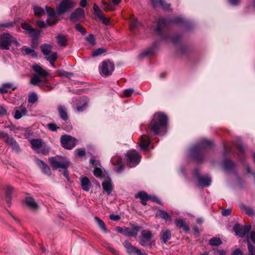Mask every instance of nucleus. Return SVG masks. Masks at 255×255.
<instances>
[{
	"mask_svg": "<svg viewBox=\"0 0 255 255\" xmlns=\"http://www.w3.org/2000/svg\"><path fill=\"white\" fill-rule=\"evenodd\" d=\"M167 117L164 114L156 113L153 117L149 127L146 128V132L149 130L154 132V134H159L164 131L166 128Z\"/></svg>",
	"mask_w": 255,
	"mask_h": 255,
	"instance_id": "1",
	"label": "nucleus"
},
{
	"mask_svg": "<svg viewBox=\"0 0 255 255\" xmlns=\"http://www.w3.org/2000/svg\"><path fill=\"white\" fill-rule=\"evenodd\" d=\"M213 142L209 140L203 139L194 145L190 149V153L193 158L197 162L202 161L204 158V152L206 149L211 147Z\"/></svg>",
	"mask_w": 255,
	"mask_h": 255,
	"instance_id": "2",
	"label": "nucleus"
},
{
	"mask_svg": "<svg viewBox=\"0 0 255 255\" xmlns=\"http://www.w3.org/2000/svg\"><path fill=\"white\" fill-rule=\"evenodd\" d=\"M183 21V19L181 17H176L172 19L161 18L158 20L155 30L159 36L165 39L167 37L166 30L168 26L171 23H178Z\"/></svg>",
	"mask_w": 255,
	"mask_h": 255,
	"instance_id": "3",
	"label": "nucleus"
},
{
	"mask_svg": "<svg viewBox=\"0 0 255 255\" xmlns=\"http://www.w3.org/2000/svg\"><path fill=\"white\" fill-rule=\"evenodd\" d=\"M48 160L54 169H64V176L67 179L69 178V172L67 168L70 166V162L66 158L63 157H51L49 158Z\"/></svg>",
	"mask_w": 255,
	"mask_h": 255,
	"instance_id": "4",
	"label": "nucleus"
},
{
	"mask_svg": "<svg viewBox=\"0 0 255 255\" xmlns=\"http://www.w3.org/2000/svg\"><path fill=\"white\" fill-rule=\"evenodd\" d=\"M12 43L16 46L20 45L16 39L9 33H4L0 35V46L1 49L9 50Z\"/></svg>",
	"mask_w": 255,
	"mask_h": 255,
	"instance_id": "5",
	"label": "nucleus"
},
{
	"mask_svg": "<svg viewBox=\"0 0 255 255\" xmlns=\"http://www.w3.org/2000/svg\"><path fill=\"white\" fill-rule=\"evenodd\" d=\"M126 156L127 157V164L129 167H134L139 164L141 156L134 149L128 150Z\"/></svg>",
	"mask_w": 255,
	"mask_h": 255,
	"instance_id": "6",
	"label": "nucleus"
},
{
	"mask_svg": "<svg viewBox=\"0 0 255 255\" xmlns=\"http://www.w3.org/2000/svg\"><path fill=\"white\" fill-rule=\"evenodd\" d=\"M60 141L62 147L67 149H71L74 148L77 142L76 138L68 134L62 135Z\"/></svg>",
	"mask_w": 255,
	"mask_h": 255,
	"instance_id": "7",
	"label": "nucleus"
},
{
	"mask_svg": "<svg viewBox=\"0 0 255 255\" xmlns=\"http://www.w3.org/2000/svg\"><path fill=\"white\" fill-rule=\"evenodd\" d=\"M75 5V2L71 0H62L57 6V10L59 14H62Z\"/></svg>",
	"mask_w": 255,
	"mask_h": 255,
	"instance_id": "8",
	"label": "nucleus"
},
{
	"mask_svg": "<svg viewBox=\"0 0 255 255\" xmlns=\"http://www.w3.org/2000/svg\"><path fill=\"white\" fill-rule=\"evenodd\" d=\"M194 178L198 181L199 185L203 187H208L211 183V179L209 176H200L198 169H195L193 173Z\"/></svg>",
	"mask_w": 255,
	"mask_h": 255,
	"instance_id": "9",
	"label": "nucleus"
},
{
	"mask_svg": "<svg viewBox=\"0 0 255 255\" xmlns=\"http://www.w3.org/2000/svg\"><path fill=\"white\" fill-rule=\"evenodd\" d=\"M153 235L151 231L142 230L139 238V243L143 247H150L151 245V239Z\"/></svg>",
	"mask_w": 255,
	"mask_h": 255,
	"instance_id": "10",
	"label": "nucleus"
},
{
	"mask_svg": "<svg viewBox=\"0 0 255 255\" xmlns=\"http://www.w3.org/2000/svg\"><path fill=\"white\" fill-rule=\"evenodd\" d=\"M251 228L252 226L250 225L242 226L239 224H236L233 230L237 236L242 238L250 231Z\"/></svg>",
	"mask_w": 255,
	"mask_h": 255,
	"instance_id": "11",
	"label": "nucleus"
},
{
	"mask_svg": "<svg viewBox=\"0 0 255 255\" xmlns=\"http://www.w3.org/2000/svg\"><path fill=\"white\" fill-rule=\"evenodd\" d=\"M123 245L126 249L127 253L129 255H146V254L142 253L137 248L132 246L131 244L128 241L124 242Z\"/></svg>",
	"mask_w": 255,
	"mask_h": 255,
	"instance_id": "12",
	"label": "nucleus"
},
{
	"mask_svg": "<svg viewBox=\"0 0 255 255\" xmlns=\"http://www.w3.org/2000/svg\"><path fill=\"white\" fill-rule=\"evenodd\" d=\"M115 69L114 64L109 60L104 61L102 62V72L106 76L112 74Z\"/></svg>",
	"mask_w": 255,
	"mask_h": 255,
	"instance_id": "13",
	"label": "nucleus"
},
{
	"mask_svg": "<svg viewBox=\"0 0 255 255\" xmlns=\"http://www.w3.org/2000/svg\"><path fill=\"white\" fill-rule=\"evenodd\" d=\"M21 28L32 37H37L39 34V31L33 28L29 23L24 22L21 23Z\"/></svg>",
	"mask_w": 255,
	"mask_h": 255,
	"instance_id": "14",
	"label": "nucleus"
},
{
	"mask_svg": "<svg viewBox=\"0 0 255 255\" xmlns=\"http://www.w3.org/2000/svg\"><path fill=\"white\" fill-rule=\"evenodd\" d=\"M85 17L84 10L81 7H79L71 14L70 19L72 21L76 22L80 19L85 18Z\"/></svg>",
	"mask_w": 255,
	"mask_h": 255,
	"instance_id": "15",
	"label": "nucleus"
},
{
	"mask_svg": "<svg viewBox=\"0 0 255 255\" xmlns=\"http://www.w3.org/2000/svg\"><path fill=\"white\" fill-rule=\"evenodd\" d=\"M46 11L48 15V18L47 19V22L49 26H52L56 24L57 20L54 18L55 15V11L54 8L51 7H46Z\"/></svg>",
	"mask_w": 255,
	"mask_h": 255,
	"instance_id": "16",
	"label": "nucleus"
},
{
	"mask_svg": "<svg viewBox=\"0 0 255 255\" xmlns=\"http://www.w3.org/2000/svg\"><path fill=\"white\" fill-rule=\"evenodd\" d=\"M32 149H33L37 153L42 148L43 145L45 143L41 139H32L30 141Z\"/></svg>",
	"mask_w": 255,
	"mask_h": 255,
	"instance_id": "17",
	"label": "nucleus"
},
{
	"mask_svg": "<svg viewBox=\"0 0 255 255\" xmlns=\"http://www.w3.org/2000/svg\"><path fill=\"white\" fill-rule=\"evenodd\" d=\"M36 162L37 164L40 167V168L41 169L42 172L48 175H50L51 174V169L50 167L45 164L44 161L42 160L36 159Z\"/></svg>",
	"mask_w": 255,
	"mask_h": 255,
	"instance_id": "18",
	"label": "nucleus"
},
{
	"mask_svg": "<svg viewBox=\"0 0 255 255\" xmlns=\"http://www.w3.org/2000/svg\"><path fill=\"white\" fill-rule=\"evenodd\" d=\"M81 185L82 189L85 191H89L92 186V184L86 176H82L80 178Z\"/></svg>",
	"mask_w": 255,
	"mask_h": 255,
	"instance_id": "19",
	"label": "nucleus"
},
{
	"mask_svg": "<svg viewBox=\"0 0 255 255\" xmlns=\"http://www.w3.org/2000/svg\"><path fill=\"white\" fill-rule=\"evenodd\" d=\"M150 139L146 135H143L141 136L140 141V147L142 150H148V146L150 143Z\"/></svg>",
	"mask_w": 255,
	"mask_h": 255,
	"instance_id": "20",
	"label": "nucleus"
},
{
	"mask_svg": "<svg viewBox=\"0 0 255 255\" xmlns=\"http://www.w3.org/2000/svg\"><path fill=\"white\" fill-rule=\"evenodd\" d=\"M5 138L6 143L11 146L12 149L15 150L16 152H18L20 150L19 146H18L15 140L13 137H9L8 134H7V136Z\"/></svg>",
	"mask_w": 255,
	"mask_h": 255,
	"instance_id": "21",
	"label": "nucleus"
},
{
	"mask_svg": "<svg viewBox=\"0 0 255 255\" xmlns=\"http://www.w3.org/2000/svg\"><path fill=\"white\" fill-rule=\"evenodd\" d=\"M58 111L60 118L64 121L68 120L67 110L65 106L59 105L58 107Z\"/></svg>",
	"mask_w": 255,
	"mask_h": 255,
	"instance_id": "22",
	"label": "nucleus"
},
{
	"mask_svg": "<svg viewBox=\"0 0 255 255\" xmlns=\"http://www.w3.org/2000/svg\"><path fill=\"white\" fill-rule=\"evenodd\" d=\"M32 69L37 73L36 75L39 76L46 77L48 75V72H47L46 70L37 64L33 65L32 66Z\"/></svg>",
	"mask_w": 255,
	"mask_h": 255,
	"instance_id": "23",
	"label": "nucleus"
},
{
	"mask_svg": "<svg viewBox=\"0 0 255 255\" xmlns=\"http://www.w3.org/2000/svg\"><path fill=\"white\" fill-rule=\"evenodd\" d=\"M26 205L32 210H36L38 208L37 203L31 197H27L25 200Z\"/></svg>",
	"mask_w": 255,
	"mask_h": 255,
	"instance_id": "24",
	"label": "nucleus"
},
{
	"mask_svg": "<svg viewBox=\"0 0 255 255\" xmlns=\"http://www.w3.org/2000/svg\"><path fill=\"white\" fill-rule=\"evenodd\" d=\"M13 190V188L11 186L7 185L6 186L5 199L9 207L11 205V199Z\"/></svg>",
	"mask_w": 255,
	"mask_h": 255,
	"instance_id": "25",
	"label": "nucleus"
},
{
	"mask_svg": "<svg viewBox=\"0 0 255 255\" xmlns=\"http://www.w3.org/2000/svg\"><path fill=\"white\" fill-rule=\"evenodd\" d=\"M15 89L16 87H15L13 84L11 83H4L0 87V93L4 94L8 92V89H12V90L13 91Z\"/></svg>",
	"mask_w": 255,
	"mask_h": 255,
	"instance_id": "26",
	"label": "nucleus"
},
{
	"mask_svg": "<svg viewBox=\"0 0 255 255\" xmlns=\"http://www.w3.org/2000/svg\"><path fill=\"white\" fill-rule=\"evenodd\" d=\"M102 186L104 190L109 195L113 190V185L110 180H104L102 183Z\"/></svg>",
	"mask_w": 255,
	"mask_h": 255,
	"instance_id": "27",
	"label": "nucleus"
},
{
	"mask_svg": "<svg viewBox=\"0 0 255 255\" xmlns=\"http://www.w3.org/2000/svg\"><path fill=\"white\" fill-rule=\"evenodd\" d=\"M27 110L26 108L22 106L19 107V110H16L15 111L14 118L15 119H19L22 116H25L26 114Z\"/></svg>",
	"mask_w": 255,
	"mask_h": 255,
	"instance_id": "28",
	"label": "nucleus"
},
{
	"mask_svg": "<svg viewBox=\"0 0 255 255\" xmlns=\"http://www.w3.org/2000/svg\"><path fill=\"white\" fill-rule=\"evenodd\" d=\"M223 166L227 171H232L235 168V163L230 159H225L223 161Z\"/></svg>",
	"mask_w": 255,
	"mask_h": 255,
	"instance_id": "29",
	"label": "nucleus"
},
{
	"mask_svg": "<svg viewBox=\"0 0 255 255\" xmlns=\"http://www.w3.org/2000/svg\"><path fill=\"white\" fill-rule=\"evenodd\" d=\"M175 224L179 228H182L183 230L188 232L190 230V228L186 224V222L183 219H177L175 220Z\"/></svg>",
	"mask_w": 255,
	"mask_h": 255,
	"instance_id": "30",
	"label": "nucleus"
},
{
	"mask_svg": "<svg viewBox=\"0 0 255 255\" xmlns=\"http://www.w3.org/2000/svg\"><path fill=\"white\" fill-rule=\"evenodd\" d=\"M56 39L59 45L61 46H66L67 45L68 38L66 35L59 34L57 36Z\"/></svg>",
	"mask_w": 255,
	"mask_h": 255,
	"instance_id": "31",
	"label": "nucleus"
},
{
	"mask_svg": "<svg viewBox=\"0 0 255 255\" xmlns=\"http://www.w3.org/2000/svg\"><path fill=\"white\" fill-rule=\"evenodd\" d=\"M112 162L113 164H119V166L116 169V171L119 172H122L124 169V166L121 164L122 162V159L120 157H114L112 159Z\"/></svg>",
	"mask_w": 255,
	"mask_h": 255,
	"instance_id": "32",
	"label": "nucleus"
},
{
	"mask_svg": "<svg viewBox=\"0 0 255 255\" xmlns=\"http://www.w3.org/2000/svg\"><path fill=\"white\" fill-rule=\"evenodd\" d=\"M171 237V231L169 230H166L162 232L160 239L163 243L166 244L170 239Z\"/></svg>",
	"mask_w": 255,
	"mask_h": 255,
	"instance_id": "33",
	"label": "nucleus"
},
{
	"mask_svg": "<svg viewBox=\"0 0 255 255\" xmlns=\"http://www.w3.org/2000/svg\"><path fill=\"white\" fill-rule=\"evenodd\" d=\"M156 216H159L161 219L165 221H170L171 220V216L164 210H158Z\"/></svg>",
	"mask_w": 255,
	"mask_h": 255,
	"instance_id": "34",
	"label": "nucleus"
},
{
	"mask_svg": "<svg viewBox=\"0 0 255 255\" xmlns=\"http://www.w3.org/2000/svg\"><path fill=\"white\" fill-rule=\"evenodd\" d=\"M151 1L154 7L160 6L166 9L170 6L169 4H165L163 0H151Z\"/></svg>",
	"mask_w": 255,
	"mask_h": 255,
	"instance_id": "35",
	"label": "nucleus"
},
{
	"mask_svg": "<svg viewBox=\"0 0 255 255\" xmlns=\"http://www.w3.org/2000/svg\"><path fill=\"white\" fill-rule=\"evenodd\" d=\"M140 25V23L134 17V16L132 15L130 17V29L131 30H133L134 29L138 27Z\"/></svg>",
	"mask_w": 255,
	"mask_h": 255,
	"instance_id": "36",
	"label": "nucleus"
},
{
	"mask_svg": "<svg viewBox=\"0 0 255 255\" xmlns=\"http://www.w3.org/2000/svg\"><path fill=\"white\" fill-rule=\"evenodd\" d=\"M95 220L98 224L99 227L101 228V229L104 232V233H107L108 230L106 227L105 224L103 222V220L99 218L98 217H95L94 218Z\"/></svg>",
	"mask_w": 255,
	"mask_h": 255,
	"instance_id": "37",
	"label": "nucleus"
},
{
	"mask_svg": "<svg viewBox=\"0 0 255 255\" xmlns=\"http://www.w3.org/2000/svg\"><path fill=\"white\" fill-rule=\"evenodd\" d=\"M129 228L126 227H117L116 230L118 233L122 234L125 236L129 237Z\"/></svg>",
	"mask_w": 255,
	"mask_h": 255,
	"instance_id": "38",
	"label": "nucleus"
},
{
	"mask_svg": "<svg viewBox=\"0 0 255 255\" xmlns=\"http://www.w3.org/2000/svg\"><path fill=\"white\" fill-rule=\"evenodd\" d=\"M51 48L52 47L50 45L47 44L41 45L40 46L41 50L45 55H48L50 54Z\"/></svg>",
	"mask_w": 255,
	"mask_h": 255,
	"instance_id": "39",
	"label": "nucleus"
},
{
	"mask_svg": "<svg viewBox=\"0 0 255 255\" xmlns=\"http://www.w3.org/2000/svg\"><path fill=\"white\" fill-rule=\"evenodd\" d=\"M33 11L34 14L36 16H41L45 14L44 9L40 6H35L33 7Z\"/></svg>",
	"mask_w": 255,
	"mask_h": 255,
	"instance_id": "40",
	"label": "nucleus"
},
{
	"mask_svg": "<svg viewBox=\"0 0 255 255\" xmlns=\"http://www.w3.org/2000/svg\"><path fill=\"white\" fill-rule=\"evenodd\" d=\"M102 5L101 7H102V8L104 10H106V11L111 10V11H113V10H114L115 9V8L114 6V5L112 4H111V3H109V2H107L105 1H102Z\"/></svg>",
	"mask_w": 255,
	"mask_h": 255,
	"instance_id": "41",
	"label": "nucleus"
},
{
	"mask_svg": "<svg viewBox=\"0 0 255 255\" xmlns=\"http://www.w3.org/2000/svg\"><path fill=\"white\" fill-rule=\"evenodd\" d=\"M141 229L140 226H133L131 229H129V237H136L138 232Z\"/></svg>",
	"mask_w": 255,
	"mask_h": 255,
	"instance_id": "42",
	"label": "nucleus"
},
{
	"mask_svg": "<svg viewBox=\"0 0 255 255\" xmlns=\"http://www.w3.org/2000/svg\"><path fill=\"white\" fill-rule=\"evenodd\" d=\"M136 198H140V200H149L150 199V196H148L147 194L144 191H139L137 194L135 195Z\"/></svg>",
	"mask_w": 255,
	"mask_h": 255,
	"instance_id": "43",
	"label": "nucleus"
},
{
	"mask_svg": "<svg viewBox=\"0 0 255 255\" xmlns=\"http://www.w3.org/2000/svg\"><path fill=\"white\" fill-rule=\"evenodd\" d=\"M41 80L39 76L37 75H34L31 78L30 83L33 85H39Z\"/></svg>",
	"mask_w": 255,
	"mask_h": 255,
	"instance_id": "44",
	"label": "nucleus"
},
{
	"mask_svg": "<svg viewBox=\"0 0 255 255\" xmlns=\"http://www.w3.org/2000/svg\"><path fill=\"white\" fill-rule=\"evenodd\" d=\"M57 74L61 77H67L70 78L73 76V74L72 73L68 72L63 70H59L57 71Z\"/></svg>",
	"mask_w": 255,
	"mask_h": 255,
	"instance_id": "45",
	"label": "nucleus"
},
{
	"mask_svg": "<svg viewBox=\"0 0 255 255\" xmlns=\"http://www.w3.org/2000/svg\"><path fill=\"white\" fill-rule=\"evenodd\" d=\"M93 9H94V13H95V14L97 16V17L100 19L101 18V17H102L103 16H104V14L103 13V12L101 10V9L99 8V7L96 4H94V7H93Z\"/></svg>",
	"mask_w": 255,
	"mask_h": 255,
	"instance_id": "46",
	"label": "nucleus"
},
{
	"mask_svg": "<svg viewBox=\"0 0 255 255\" xmlns=\"http://www.w3.org/2000/svg\"><path fill=\"white\" fill-rule=\"evenodd\" d=\"M22 49L24 50L25 54L30 55L33 57L37 56L36 53L32 49L25 46H23Z\"/></svg>",
	"mask_w": 255,
	"mask_h": 255,
	"instance_id": "47",
	"label": "nucleus"
},
{
	"mask_svg": "<svg viewBox=\"0 0 255 255\" xmlns=\"http://www.w3.org/2000/svg\"><path fill=\"white\" fill-rule=\"evenodd\" d=\"M222 244V241L219 238L214 237L209 240V244L212 246H217Z\"/></svg>",
	"mask_w": 255,
	"mask_h": 255,
	"instance_id": "48",
	"label": "nucleus"
},
{
	"mask_svg": "<svg viewBox=\"0 0 255 255\" xmlns=\"http://www.w3.org/2000/svg\"><path fill=\"white\" fill-rule=\"evenodd\" d=\"M37 95L35 93H31L28 96V102L29 104H33L37 101Z\"/></svg>",
	"mask_w": 255,
	"mask_h": 255,
	"instance_id": "49",
	"label": "nucleus"
},
{
	"mask_svg": "<svg viewBox=\"0 0 255 255\" xmlns=\"http://www.w3.org/2000/svg\"><path fill=\"white\" fill-rule=\"evenodd\" d=\"M76 29L80 32L82 35H85L86 34V31L85 28L83 27L80 24L77 23L75 25Z\"/></svg>",
	"mask_w": 255,
	"mask_h": 255,
	"instance_id": "50",
	"label": "nucleus"
},
{
	"mask_svg": "<svg viewBox=\"0 0 255 255\" xmlns=\"http://www.w3.org/2000/svg\"><path fill=\"white\" fill-rule=\"evenodd\" d=\"M50 147L47 146H45L44 144L43 145L42 148H41L37 153H41L44 155L47 154L49 151Z\"/></svg>",
	"mask_w": 255,
	"mask_h": 255,
	"instance_id": "51",
	"label": "nucleus"
},
{
	"mask_svg": "<svg viewBox=\"0 0 255 255\" xmlns=\"http://www.w3.org/2000/svg\"><path fill=\"white\" fill-rule=\"evenodd\" d=\"M15 23L14 22H5L4 23H0V28L1 27L10 28L14 26Z\"/></svg>",
	"mask_w": 255,
	"mask_h": 255,
	"instance_id": "52",
	"label": "nucleus"
},
{
	"mask_svg": "<svg viewBox=\"0 0 255 255\" xmlns=\"http://www.w3.org/2000/svg\"><path fill=\"white\" fill-rule=\"evenodd\" d=\"M249 254L248 255H255V247L249 242H248Z\"/></svg>",
	"mask_w": 255,
	"mask_h": 255,
	"instance_id": "53",
	"label": "nucleus"
},
{
	"mask_svg": "<svg viewBox=\"0 0 255 255\" xmlns=\"http://www.w3.org/2000/svg\"><path fill=\"white\" fill-rule=\"evenodd\" d=\"M105 51H106V50L104 48H98V49L95 50V51H94L92 53V55L93 57L97 56L102 54V53H104Z\"/></svg>",
	"mask_w": 255,
	"mask_h": 255,
	"instance_id": "54",
	"label": "nucleus"
},
{
	"mask_svg": "<svg viewBox=\"0 0 255 255\" xmlns=\"http://www.w3.org/2000/svg\"><path fill=\"white\" fill-rule=\"evenodd\" d=\"M57 53L54 52L51 54L49 57L46 58V60L49 61V62H55L56 59H57Z\"/></svg>",
	"mask_w": 255,
	"mask_h": 255,
	"instance_id": "55",
	"label": "nucleus"
},
{
	"mask_svg": "<svg viewBox=\"0 0 255 255\" xmlns=\"http://www.w3.org/2000/svg\"><path fill=\"white\" fill-rule=\"evenodd\" d=\"M48 128L52 131H55L59 128L54 123H49L47 125Z\"/></svg>",
	"mask_w": 255,
	"mask_h": 255,
	"instance_id": "56",
	"label": "nucleus"
},
{
	"mask_svg": "<svg viewBox=\"0 0 255 255\" xmlns=\"http://www.w3.org/2000/svg\"><path fill=\"white\" fill-rule=\"evenodd\" d=\"M86 40L92 45L95 44V38L93 34H90L87 37Z\"/></svg>",
	"mask_w": 255,
	"mask_h": 255,
	"instance_id": "57",
	"label": "nucleus"
},
{
	"mask_svg": "<svg viewBox=\"0 0 255 255\" xmlns=\"http://www.w3.org/2000/svg\"><path fill=\"white\" fill-rule=\"evenodd\" d=\"M102 173V169L98 167L95 168L94 170V175L97 177H101Z\"/></svg>",
	"mask_w": 255,
	"mask_h": 255,
	"instance_id": "58",
	"label": "nucleus"
},
{
	"mask_svg": "<svg viewBox=\"0 0 255 255\" xmlns=\"http://www.w3.org/2000/svg\"><path fill=\"white\" fill-rule=\"evenodd\" d=\"M75 152L76 155L79 157H83L86 154L85 150L84 149H77L75 151Z\"/></svg>",
	"mask_w": 255,
	"mask_h": 255,
	"instance_id": "59",
	"label": "nucleus"
},
{
	"mask_svg": "<svg viewBox=\"0 0 255 255\" xmlns=\"http://www.w3.org/2000/svg\"><path fill=\"white\" fill-rule=\"evenodd\" d=\"M244 210L246 213L250 216H252L254 214V211L253 209L250 207L244 206Z\"/></svg>",
	"mask_w": 255,
	"mask_h": 255,
	"instance_id": "60",
	"label": "nucleus"
},
{
	"mask_svg": "<svg viewBox=\"0 0 255 255\" xmlns=\"http://www.w3.org/2000/svg\"><path fill=\"white\" fill-rule=\"evenodd\" d=\"M133 92L132 89H128L125 90L124 95L126 97H129Z\"/></svg>",
	"mask_w": 255,
	"mask_h": 255,
	"instance_id": "61",
	"label": "nucleus"
},
{
	"mask_svg": "<svg viewBox=\"0 0 255 255\" xmlns=\"http://www.w3.org/2000/svg\"><path fill=\"white\" fill-rule=\"evenodd\" d=\"M152 52H153V50L152 49H148V50H147L144 51L143 52H142L139 55V56L140 57H145L146 56L148 55L149 54H150L152 53Z\"/></svg>",
	"mask_w": 255,
	"mask_h": 255,
	"instance_id": "62",
	"label": "nucleus"
},
{
	"mask_svg": "<svg viewBox=\"0 0 255 255\" xmlns=\"http://www.w3.org/2000/svg\"><path fill=\"white\" fill-rule=\"evenodd\" d=\"M231 209L229 208V209H224L222 211V215L223 216H228L231 213Z\"/></svg>",
	"mask_w": 255,
	"mask_h": 255,
	"instance_id": "63",
	"label": "nucleus"
},
{
	"mask_svg": "<svg viewBox=\"0 0 255 255\" xmlns=\"http://www.w3.org/2000/svg\"><path fill=\"white\" fill-rule=\"evenodd\" d=\"M7 113V110L5 107L3 106H1L0 107V116L5 115Z\"/></svg>",
	"mask_w": 255,
	"mask_h": 255,
	"instance_id": "64",
	"label": "nucleus"
}]
</instances>
